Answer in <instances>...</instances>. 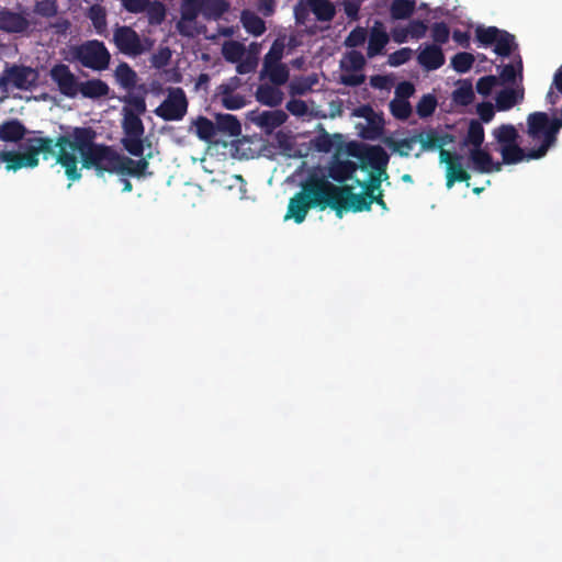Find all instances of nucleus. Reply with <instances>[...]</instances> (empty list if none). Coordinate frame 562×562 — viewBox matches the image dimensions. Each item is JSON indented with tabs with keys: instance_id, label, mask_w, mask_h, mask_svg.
<instances>
[{
	"instance_id": "obj_1",
	"label": "nucleus",
	"mask_w": 562,
	"mask_h": 562,
	"mask_svg": "<svg viewBox=\"0 0 562 562\" xmlns=\"http://www.w3.org/2000/svg\"><path fill=\"white\" fill-rule=\"evenodd\" d=\"M97 132L92 127L77 126L69 134L56 138V161L68 180L81 179V168L94 170L100 178L105 173L114 175L120 153L110 145L95 142Z\"/></svg>"
},
{
	"instance_id": "obj_2",
	"label": "nucleus",
	"mask_w": 562,
	"mask_h": 562,
	"mask_svg": "<svg viewBox=\"0 0 562 562\" xmlns=\"http://www.w3.org/2000/svg\"><path fill=\"white\" fill-rule=\"evenodd\" d=\"M24 142L20 143V150H2L1 161L5 164L7 171H18L22 168H35L40 164L38 156L44 159L55 157L57 145L50 137L42 136L41 131L31 132Z\"/></svg>"
},
{
	"instance_id": "obj_3",
	"label": "nucleus",
	"mask_w": 562,
	"mask_h": 562,
	"mask_svg": "<svg viewBox=\"0 0 562 562\" xmlns=\"http://www.w3.org/2000/svg\"><path fill=\"white\" fill-rule=\"evenodd\" d=\"M328 205L326 179L310 177L303 182L301 191L290 199L284 220L292 218L296 224H301L311 209L317 207L323 211Z\"/></svg>"
},
{
	"instance_id": "obj_4",
	"label": "nucleus",
	"mask_w": 562,
	"mask_h": 562,
	"mask_svg": "<svg viewBox=\"0 0 562 562\" xmlns=\"http://www.w3.org/2000/svg\"><path fill=\"white\" fill-rule=\"evenodd\" d=\"M328 207L331 209L338 218H341L348 211L353 213L370 211L372 199L370 192L355 193L350 186H336L326 179Z\"/></svg>"
},
{
	"instance_id": "obj_5",
	"label": "nucleus",
	"mask_w": 562,
	"mask_h": 562,
	"mask_svg": "<svg viewBox=\"0 0 562 562\" xmlns=\"http://www.w3.org/2000/svg\"><path fill=\"white\" fill-rule=\"evenodd\" d=\"M72 58L83 67L102 71L109 68L111 54L104 43L98 40L87 41L71 48Z\"/></svg>"
},
{
	"instance_id": "obj_6",
	"label": "nucleus",
	"mask_w": 562,
	"mask_h": 562,
	"mask_svg": "<svg viewBox=\"0 0 562 562\" xmlns=\"http://www.w3.org/2000/svg\"><path fill=\"white\" fill-rule=\"evenodd\" d=\"M123 138L121 140L124 149L134 157H142L144 154V134L145 126L140 116L128 110L127 106L123 108Z\"/></svg>"
},
{
	"instance_id": "obj_7",
	"label": "nucleus",
	"mask_w": 562,
	"mask_h": 562,
	"mask_svg": "<svg viewBox=\"0 0 562 562\" xmlns=\"http://www.w3.org/2000/svg\"><path fill=\"white\" fill-rule=\"evenodd\" d=\"M189 102L180 87H169L165 100L154 110L164 121H181L188 112Z\"/></svg>"
},
{
	"instance_id": "obj_8",
	"label": "nucleus",
	"mask_w": 562,
	"mask_h": 562,
	"mask_svg": "<svg viewBox=\"0 0 562 562\" xmlns=\"http://www.w3.org/2000/svg\"><path fill=\"white\" fill-rule=\"evenodd\" d=\"M37 77V71L29 66H7L0 77V88H5L9 83H12L16 89L29 90L35 85Z\"/></svg>"
},
{
	"instance_id": "obj_9",
	"label": "nucleus",
	"mask_w": 562,
	"mask_h": 562,
	"mask_svg": "<svg viewBox=\"0 0 562 562\" xmlns=\"http://www.w3.org/2000/svg\"><path fill=\"white\" fill-rule=\"evenodd\" d=\"M49 77L57 85L59 92L67 98H76L78 94V78L71 72L69 66L63 63L54 65L49 70Z\"/></svg>"
},
{
	"instance_id": "obj_10",
	"label": "nucleus",
	"mask_w": 562,
	"mask_h": 562,
	"mask_svg": "<svg viewBox=\"0 0 562 562\" xmlns=\"http://www.w3.org/2000/svg\"><path fill=\"white\" fill-rule=\"evenodd\" d=\"M117 49L128 56H138L144 52L139 35L131 26H117L113 33Z\"/></svg>"
},
{
	"instance_id": "obj_11",
	"label": "nucleus",
	"mask_w": 562,
	"mask_h": 562,
	"mask_svg": "<svg viewBox=\"0 0 562 562\" xmlns=\"http://www.w3.org/2000/svg\"><path fill=\"white\" fill-rule=\"evenodd\" d=\"M462 156L441 149L440 162L446 164V186L451 189L456 182H467L470 173L462 167Z\"/></svg>"
},
{
	"instance_id": "obj_12",
	"label": "nucleus",
	"mask_w": 562,
	"mask_h": 562,
	"mask_svg": "<svg viewBox=\"0 0 562 562\" xmlns=\"http://www.w3.org/2000/svg\"><path fill=\"white\" fill-rule=\"evenodd\" d=\"M180 12L181 18L176 25L178 32L183 36H194L196 30L193 23L198 15L202 14L201 0H183Z\"/></svg>"
},
{
	"instance_id": "obj_13",
	"label": "nucleus",
	"mask_w": 562,
	"mask_h": 562,
	"mask_svg": "<svg viewBox=\"0 0 562 562\" xmlns=\"http://www.w3.org/2000/svg\"><path fill=\"white\" fill-rule=\"evenodd\" d=\"M31 21L21 12L12 11L8 8L0 9V31L8 34L27 33Z\"/></svg>"
},
{
	"instance_id": "obj_14",
	"label": "nucleus",
	"mask_w": 562,
	"mask_h": 562,
	"mask_svg": "<svg viewBox=\"0 0 562 562\" xmlns=\"http://www.w3.org/2000/svg\"><path fill=\"white\" fill-rule=\"evenodd\" d=\"M469 160V167L479 173L498 172L502 170V164L494 162L492 155L482 148H470Z\"/></svg>"
},
{
	"instance_id": "obj_15",
	"label": "nucleus",
	"mask_w": 562,
	"mask_h": 562,
	"mask_svg": "<svg viewBox=\"0 0 562 562\" xmlns=\"http://www.w3.org/2000/svg\"><path fill=\"white\" fill-rule=\"evenodd\" d=\"M363 164L368 165L374 172L383 175L384 179H389L386 168L390 156L385 149L379 145L369 147L361 156Z\"/></svg>"
},
{
	"instance_id": "obj_16",
	"label": "nucleus",
	"mask_w": 562,
	"mask_h": 562,
	"mask_svg": "<svg viewBox=\"0 0 562 562\" xmlns=\"http://www.w3.org/2000/svg\"><path fill=\"white\" fill-rule=\"evenodd\" d=\"M148 158H150V155H148L147 157L142 156L140 159L134 160L127 156L120 154V159L116 166L115 173L136 178L144 177L149 166Z\"/></svg>"
},
{
	"instance_id": "obj_17",
	"label": "nucleus",
	"mask_w": 562,
	"mask_h": 562,
	"mask_svg": "<svg viewBox=\"0 0 562 562\" xmlns=\"http://www.w3.org/2000/svg\"><path fill=\"white\" fill-rule=\"evenodd\" d=\"M418 64L426 70H437L446 61L443 52L439 45H426L417 56Z\"/></svg>"
},
{
	"instance_id": "obj_18",
	"label": "nucleus",
	"mask_w": 562,
	"mask_h": 562,
	"mask_svg": "<svg viewBox=\"0 0 562 562\" xmlns=\"http://www.w3.org/2000/svg\"><path fill=\"white\" fill-rule=\"evenodd\" d=\"M255 97L260 104L276 108L283 102L284 93L280 86L261 83L258 86Z\"/></svg>"
},
{
	"instance_id": "obj_19",
	"label": "nucleus",
	"mask_w": 562,
	"mask_h": 562,
	"mask_svg": "<svg viewBox=\"0 0 562 562\" xmlns=\"http://www.w3.org/2000/svg\"><path fill=\"white\" fill-rule=\"evenodd\" d=\"M26 127L18 119L4 121L0 125V140L2 142L22 143L26 138ZM29 134L32 136L31 132Z\"/></svg>"
},
{
	"instance_id": "obj_20",
	"label": "nucleus",
	"mask_w": 562,
	"mask_h": 562,
	"mask_svg": "<svg viewBox=\"0 0 562 562\" xmlns=\"http://www.w3.org/2000/svg\"><path fill=\"white\" fill-rule=\"evenodd\" d=\"M358 165L351 160L334 159L328 167V177L338 183L351 179Z\"/></svg>"
},
{
	"instance_id": "obj_21",
	"label": "nucleus",
	"mask_w": 562,
	"mask_h": 562,
	"mask_svg": "<svg viewBox=\"0 0 562 562\" xmlns=\"http://www.w3.org/2000/svg\"><path fill=\"white\" fill-rule=\"evenodd\" d=\"M110 87L101 79H90L83 82L79 81L78 93H81L83 98L88 99H100L109 94Z\"/></svg>"
},
{
	"instance_id": "obj_22",
	"label": "nucleus",
	"mask_w": 562,
	"mask_h": 562,
	"mask_svg": "<svg viewBox=\"0 0 562 562\" xmlns=\"http://www.w3.org/2000/svg\"><path fill=\"white\" fill-rule=\"evenodd\" d=\"M389 43V35L387 33L382 29L381 24L376 23L371 30L368 47H367V55L368 57L372 58L374 56H378L382 54L385 45Z\"/></svg>"
},
{
	"instance_id": "obj_23",
	"label": "nucleus",
	"mask_w": 562,
	"mask_h": 562,
	"mask_svg": "<svg viewBox=\"0 0 562 562\" xmlns=\"http://www.w3.org/2000/svg\"><path fill=\"white\" fill-rule=\"evenodd\" d=\"M290 77L289 68L285 64L272 65L269 68L262 67L259 74L260 80L269 79L274 86H283Z\"/></svg>"
},
{
	"instance_id": "obj_24",
	"label": "nucleus",
	"mask_w": 562,
	"mask_h": 562,
	"mask_svg": "<svg viewBox=\"0 0 562 562\" xmlns=\"http://www.w3.org/2000/svg\"><path fill=\"white\" fill-rule=\"evenodd\" d=\"M240 22L244 29L254 36H260L266 32L265 21L248 9L241 11Z\"/></svg>"
},
{
	"instance_id": "obj_25",
	"label": "nucleus",
	"mask_w": 562,
	"mask_h": 562,
	"mask_svg": "<svg viewBox=\"0 0 562 562\" xmlns=\"http://www.w3.org/2000/svg\"><path fill=\"white\" fill-rule=\"evenodd\" d=\"M288 119V115L282 110L263 111L256 119V123L267 131H272L281 126Z\"/></svg>"
},
{
	"instance_id": "obj_26",
	"label": "nucleus",
	"mask_w": 562,
	"mask_h": 562,
	"mask_svg": "<svg viewBox=\"0 0 562 562\" xmlns=\"http://www.w3.org/2000/svg\"><path fill=\"white\" fill-rule=\"evenodd\" d=\"M202 15L206 20H218L229 10L227 0H201Z\"/></svg>"
},
{
	"instance_id": "obj_27",
	"label": "nucleus",
	"mask_w": 562,
	"mask_h": 562,
	"mask_svg": "<svg viewBox=\"0 0 562 562\" xmlns=\"http://www.w3.org/2000/svg\"><path fill=\"white\" fill-rule=\"evenodd\" d=\"M524 91L513 88H505L501 90L495 98L496 109L498 111L510 110L519 100H522Z\"/></svg>"
},
{
	"instance_id": "obj_28",
	"label": "nucleus",
	"mask_w": 562,
	"mask_h": 562,
	"mask_svg": "<svg viewBox=\"0 0 562 562\" xmlns=\"http://www.w3.org/2000/svg\"><path fill=\"white\" fill-rule=\"evenodd\" d=\"M114 77L117 83L126 89H134L137 82V75L135 70L127 63H120L114 71Z\"/></svg>"
},
{
	"instance_id": "obj_29",
	"label": "nucleus",
	"mask_w": 562,
	"mask_h": 562,
	"mask_svg": "<svg viewBox=\"0 0 562 562\" xmlns=\"http://www.w3.org/2000/svg\"><path fill=\"white\" fill-rule=\"evenodd\" d=\"M484 136V128L481 122L472 120L469 124L467 135L461 143V147L472 146V148H481Z\"/></svg>"
},
{
	"instance_id": "obj_30",
	"label": "nucleus",
	"mask_w": 562,
	"mask_h": 562,
	"mask_svg": "<svg viewBox=\"0 0 562 562\" xmlns=\"http://www.w3.org/2000/svg\"><path fill=\"white\" fill-rule=\"evenodd\" d=\"M311 11L322 22H329L334 19L336 10L329 0H308Z\"/></svg>"
},
{
	"instance_id": "obj_31",
	"label": "nucleus",
	"mask_w": 562,
	"mask_h": 562,
	"mask_svg": "<svg viewBox=\"0 0 562 562\" xmlns=\"http://www.w3.org/2000/svg\"><path fill=\"white\" fill-rule=\"evenodd\" d=\"M216 131L229 136H238L241 133L240 122L232 114H218L216 116Z\"/></svg>"
},
{
	"instance_id": "obj_32",
	"label": "nucleus",
	"mask_w": 562,
	"mask_h": 562,
	"mask_svg": "<svg viewBox=\"0 0 562 562\" xmlns=\"http://www.w3.org/2000/svg\"><path fill=\"white\" fill-rule=\"evenodd\" d=\"M493 135L501 148L518 143L519 138L516 127L512 124H502L494 130Z\"/></svg>"
},
{
	"instance_id": "obj_33",
	"label": "nucleus",
	"mask_w": 562,
	"mask_h": 562,
	"mask_svg": "<svg viewBox=\"0 0 562 562\" xmlns=\"http://www.w3.org/2000/svg\"><path fill=\"white\" fill-rule=\"evenodd\" d=\"M474 100L473 86L470 80H462L452 92V101L462 106L470 105Z\"/></svg>"
},
{
	"instance_id": "obj_34",
	"label": "nucleus",
	"mask_w": 562,
	"mask_h": 562,
	"mask_svg": "<svg viewBox=\"0 0 562 562\" xmlns=\"http://www.w3.org/2000/svg\"><path fill=\"white\" fill-rule=\"evenodd\" d=\"M494 44V52L503 57H508L517 48L515 36L505 30H501L499 36H497V41Z\"/></svg>"
},
{
	"instance_id": "obj_35",
	"label": "nucleus",
	"mask_w": 562,
	"mask_h": 562,
	"mask_svg": "<svg viewBox=\"0 0 562 562\" xmlns=\"http://www.w3.org/2000/svg\"><path fill=\"white\" fill-rule=\"evenodd\" d=\"M196 136L205 142L212 140L216 135V123L205 116H199L194 122Z\"/></svg>"
},
{
	"instance_id": "obj_36",
	"label": "nucleus",
	"mask_w": 562,
	"mask_h": 562,
	"mask_svg": "<svg viewBox=\"0 0 562 562\" xmlns=\"http://www.w3.org/2000/svg\"><path fill=\"white\" fill-rule=\"evenodd\" d=\"M415 10L414 0H394L391 3V16L395 20H403L409 18Z\"/></svg>"
},
{
	"instance_id": "obj_37",
	"label": "nucleus",
	"mask_w": 562,
	"mask_h": 562,
	"mask_svg": "<svg viewBox=\"0 0 562 562\" xmlns=\"http://www.w3.org/2000/svg\"><path fill=\"white\" fill-rule=\"evenodd\" d=\"M501 154L503 158V162L506 165H514L522 161L524 159H527V154L525 150L518 145V143L509 145V146H503L501 148Z\"/></svg>"
},
{
	"instance_id": "obj_38",
	"label": "nucleus",
	"mask_w": 562,
	"mask_h": 562,
	"mask_svg": "<svg viewBox=\"0 0 562 562\" xmlns=\"http://www.w3.org/2000/svg\"><path fill=\"white\" fill-rule=\"evenodd\" d=\"M562 98V65L558 68L553 76L551 87L546 95V101L554 108Z\"/></svg>"
},
{
	"instance_id": "obj_39",
	"label": "nucleus",
	"mask_w": 562,
	"mask_h": 562,
	"mask_svg": "<svg viewBox=\"0 0 562 562\" xmlns=\"http://www.w3.org/2000/svg\"><path fill=\"white\" fill-rule=\"evenodd\" d=\"M417 142L420 143L422 151L435 150L440 147L439 133L435 128H429L426 132H419L416 134Z\"/></svg>"
},
{
	"instance_id": "obj_40",
	"label": "nucleus",
	"mask_w": 562,
	"mask_h": 562,
	"mask_svg": "<svg viewBox=\"0 0 562 562\" xmlns=\"http://www.w3.org/2000/svg\"><path fill=\"white\" fill-rule=\"evenodd\" d=\"M284 53V43L280 40H276L269 52L263 57L262 67L269 68L272 65L282 64L281 59Z\"/></svg>"
},
{
	"instance_id": "obj_41",
	"label": "nucleus",
	"mask_w": 562,
	"mask_h": 562,
	"mask_svg": "<svg viewBox=\"0 0 562 562\" xmlns=\"http://www.w3.org/2000/svg\"><path fill=\"white\" fill-rule=\"evenodd\" d=\"M391 114L400 121H406L412 114V105L408 100L393 99L390 104Z\"/></svg>"
},
{
	"instance_id": "obj_42",
	"label": "nucleus",
	"mask_w": 562,
	"mask_h": 562,
	"mask_svg": "<svg viewBox=\"0 0 562 562\" xmlns=\"http://www.w3.org/2000/svg\"><path fill=\"white\" fill-rule=\"evenodd\" d=\"M499 33H501V30L496 26L485 27V26L480 25L475 29L476 41L485 47L494 44L495 41H497V36H499Z\"/></svg>"
},
{
	"instance_id": "obj_43",
	"label": "nucleus",
	"mask_w": 562,
	"mask_h": 562,
	"mask_svg": "<svg viewBox=\"0 0 562 562\" xmlns=\"http://www.w3.org/2000/svg\"><path fill=\"white\" fill-rule=\"evenodd\" d=\"M475 61L474 56L471 53L460 52L451 58L452 68L459 74L468 72Z\"/></svg>"
},
{
	"instance_id": "obj_44",
	"label": "nucleus",
	"mask_w": 562,
	"mask_h": 562,
	"mask_svg": "<svg viewBox=\"0 0 562 562\" xmlns=\"http://www.w3.org/2000/svg\"><path fill=\"white\" fill-rule=\"evenodd\" d=\"M437 99L435 95L428 93L424 94L416 105V113L420 119L431 116L437 108Z\"/></svg>"
},
{
	"instance_id": "obj_45",
	"label": "nucleus",
	"mask_w": 562,
	"mask_h": 562,
	"mask_svg": "<svg viewBox=\"0 0 562 562\" xmlns=\"http://www.w3.org/2000/svg\"><path fill=\"white\" fill-rule=\"evenodd\" d=\"M148 21L151 25H159L166 18V7L162 2L155 0L149 1V4L145 9Z\"/></svg>"
},
{
	"instance_id": "obj_46",
	"label": "nucleus",
	"mask_w": 562,
	"mask_h": 562,
	"mask_svg": "<svg viewBox=\"0 0 562 562\" xmlns=\"http://www.w3.org/2000/svg\"><path fill=\"white\" fill-rule=\"evenodd\" d=\"M222 105L227 110H239L247 103L245 95L239 93H218Z\"/></svg>"
},
{
	"instance_id": "obj_47",
	"label": "nucleus",
	"mask_w": 562,
	"mask_h": 562,
	"mask_svg": "<svg viewBox=\"0 0 562 562\" xmlns=\"http://www.w3.org/2000/svg\"><path fill=\"white\" fill-rule=\"evenodd\" d=\"M33 11L43 18H54L58 12V5L56 0H41L34 4Z\"/></svg>"
},
{
	"instance_id": "obj_48",
	"label": "nucleus",
	"mask_w": 562,
	"mask_h": 562,
	"mask_svg": "<svg viewBox=\"0 0 562 562\" xmlns=\"http://www.w3.org/2000/svg\"><path fill=\"white\" fill-rule=\"evenodd\" d=\"M245 47L238 42H231L223 46V55L227 61L237 63L241 59Z\"/></svg>"
},
{
	"instance_id": "obj_49",
	"label": "nucleus",
	"mask_w": 562,
	"mask_h": 562,
	"mask_svg": "<svg viewBox=\"0 0 562 562\" xmlns=\"http://www.w3.org/2000/svg\"><path fill=\"white\" fill-rule=\"evenodd\" d=\"M415 143H417L416 134L411 137H407V138H403L400 140H393L392 143H390V147L393 149V151H396L400 156L408 157Z\"/></svg>"
},
{
	"instance_id": "obj_50",
	"label": "nucleus",
	"mask_w": 562,
	"mask_h": 562,
	"mask_svg": "<svg viewBox=\"0 0 562 562\" xmlns=\"http://www.w3.org/2000/svg\"><path fill=\"white\" fill-rule=\"evenodd\" d=\"M450 30L445 22H436L431 26V37L436 45L446 44L449 41Z\"/></svg>"
},
{
	"instance_id": "obj_51",
	"label": "nucleus",
	"mask_w": 562,
	"mask_h": 562,
	"mask_svg": "<svg viewBox=\"0 0 562 562\" xmlns=\"http://www.w3.org/2000/svg\"><path fill=\"white\" fill-rule=\"evenodd\" d=\"M314 148L319 153H330L334 148L331 136L323 130L313 140Z\"/></svg>"
},
{
	"instance_id": "obj_52",
	"label": "nucleus",
	"mask_w": 562,
	"mask_h": 562,
	"mask_svg": "<svg viewBox=\"0 0 562 562\" xmlns=\"http://www.w3.org/2000/svg\"><path fill=\"white\" fill-rule=\"evenodd\" d=\"M498 85V78L488 75L481 77L476 82V91L479 94L487 97L492 92L493 88Z\"/></svg>"
},
{
	"instance_id": "obj_53",
	"label": "nucleus",
	"mask_w": 562,
	"mask_h": 562,
	"mask_svg": "<svg viewBox=\"0 0 562 562\" xmlns=\"http://www.w3.org/2000/svg\"><path fill=\"white\" fill-rule=\"evenodd\" d=\"M367 38V31L363 27L357 26L347 36L345 44L348 47H357L362 45Z\"/></svg>"
},
{
	"instance_id": "obj_54",
	"label": "nucleus",
	"mask_w": 562,
	"mask_h": 562,
	"mask_svg": "<svg viewBox=\"0 0 562 562\" xmlns=\"http://www.w3.org/2000/svg\"><path fill=\"white\" fill-rule=\"evenodd\" d=\"M412 53L409 47H403L390 55L389 63L394 67L401 66L411 59Z\"/></svg>"
},
{
	"instance_id": "obj_55",
	"label": "nucleus",
	"mask_w": 562,
	"mask_h": 562,
	"mask_svg": "<svg viewBox=\"0 0 562 562\" xmlns=\"http://www.w3.org/2000/svg\"><path fill=\"white\" fill-rule=\"evenodd\" d=\"M90 19L92 21V24L94 27L100 31L101 29L105 27L106 25V18H105V11L100 5H93L90 9Z\"/></svg>"
},
{
	"instance_id": "obj_56",
	"label": "nucleus",
	"mask_w": 562,
	"mask_h": 562,
	"mask_svg": "<svg viewBox=\"0 0 562 562\" xmlns=\"http://www.w3.org/2000/svg\"><path fill=\"white\" fill-rule=\"evenodd\" d=\"M366 65L363 55L358 50H351L347 54V68L353 71L361 70Z\"/></svg>"
},
{
	"instance_id": "obj_57",
	"label": "nucleus",
	"mask_w": 562,
	"mask_h": 562,
	"mask_svg": "<svg viewBox=\"0 0 562 562\" xmlns=\"http://www.w3.org/2000/svg\"><path fill=\"white\" fill-rule=\"evenodd\" d=\"M413 38L419 40L426 35L427 24L422 20H413L406 27Z\"/></svg>"
},
{
	"instance_id": "obj_58",
	"label": "nucleus",
	"mask_w": 562,
	"mask_h": 562,
	"mask_svg": "<svg viewBox=\"0 0 562 562\" xmlns=\"http://www.w3.org/2000/svg\"><path fill=\"white\" fill-rule=\"evenodd\" d=\"M128 110H133V113H137V116L143 115L146 112V102L142 95H131L126 99Z\"/></svg>"
},
{
	"instance_id": "obj_59",
	"label": "nucleus",
	"mask_w": 562,
	"mask_h": 562,
	"mask_svg": "<svg viewBox=\"0 0 562 562\" xmlns=\"http://www.w3.org/2000/svg\"><path fill=\"white\" fill-rule=\"evenodd\" d=\"M237 63L238 64H237L236 70L240 75L254 72L258 65V60L254 56H247L246 58L240 59Z\"/></svg>"
},
{
	"instance_id": "obj_60",
	"label": "nucleus",
	"mask_w": 562,
	"mask_h": 562,
	"mask_svg": "<svg viewBox=\"0 0 562 562\" xmlns=\"http://www.w3.org/2000/svg\"><path fill=\"white\" fill-rule=\"evenodd\" d=\"M361 3V0H345L342 3L345 14L352 21L359 20Z\"/></svg>"
},
{
	"instance_id": "obj_61",
	"label": "nucleus",
	"mask_w": 562,
	"mask_h": 562,
	"mask_svg": "<svg viewBox=\"0 0 562 562\" xmlns=\"http://www.w3.org/2000/svg\"><path fill=\"white\" fill-rule=\"evenodd\" d=\"M415 93V87L409 81H402L395 88V99L408 100Z\"/></svg>"
},
{
	"instance_id": "obj_62",
	"label": "nucleus",
	"mask_w": 562,
	"mask_h": 562,
	"mask_svg": "<svg viewBox=\"0 0 562 562\" xmlns=\"http://www.w3.org/2000/svg\"><path fill=\"white\" fill-rule=\"evenodd\" d=\"M476 112L482 122L488 123L495 115L494 106L490 102H481L476 106Z\"/></svg>"
},
{
	"instance_id": "obj_63",
	"label": "nucleus",
	"mask_w": 562,
	"mask_h": 562,
	"mask_svg": "<svg viewBox=\"0 0 562 562\" xmlns=\"http://www.w3.org/2000/svg\"><path fill=\"white\" fill-rule=\"evenodd\" d=\"M124 9L131 13L145 12L146 7L149 4V0H121Z\"/></svg>"
},
{
	"instance_id": "obj_64",
	"label": "nucleus",
	"mask_w": 562,
	"mask_h": 562,
	"mask_svg": "<svg viewBox=\"0 0 562 562\" xmlns=\"http://www.w3.org/2000/svg\"><path fill=\"white\" fill-rule=\"evenodd\" d=\"M286 110L293 115H304L307 112V105L303 100L300 99H291L286 103Z\"/></svg>"
}]
</instances>
